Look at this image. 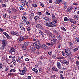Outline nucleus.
<instances>
[{"label": "nucleus", "mask_w": 79, "mask_h": 79, "mask_svg": "<svg viewBox=\"0 0 79 79\" xmlns=\"http://www.w3.org/2000/svg\"><path fill=\"white\" fill-rule=\"evenodd\" d=\"M72 27L73 29H76V25H74V24H72Z\"/></svg>", "instance_id": "59"}, {"label": "nucleus", "mask_w": 79, "mask_h": 79, "mask_svg": "<svg viewBox=\"0 0 79 79\" xmlns=\"http://www.w3.org/2000/svg\"><path fill=\"white\" fill-rule=\"evenodd\" d=\"M63 64H69V61H68L63 60Z\"/></svg>", "instance_id": "30"}, {"label": "nucleus", "mask_w": 79, "mask_h": 79, "mask_svg": "<svg viewBox=\"0 0 79 79\" xmlns=\"http://www.w3.org/2000/svg\"><path fill=\"white\" fill-rule=\"evenodd\" d=\"M31 78H32V76H29L27 77L28 79H31Z\"/></svg>", "instance_id": "64"}, {"label": "nucleus", "mask_w": 79, "mask_h": 79, "mask_svg": "<svg viewBox=\"0 0 79 79\" xmlns=\"http://www.w3.org/2000/svg\"><path fill=\"white\" fill-rule=\"evenodd\" d=\"M43 19L45 20V21H50V19L49 18H48V17H44Z\"/></svg>", "instance_id": "24"}, {"label": "nucleus", "mask_w": 79, "mask_h": 79, "mask_svg": "<svg viewBox=\"0 0 79 79\" xmlns=\"http://www.w3.org/2000/svg\"><path fill=\"white\" fill-rule=\"evenodd\" d=\"M25 61H29V59L28 58H26L25 59Z\"/></svg>", "instance_id": "58"}, {"label": "nucleus", "mask_w": 79, "mask_h": 79, "mask_svg": "<svg viewBox=\"0 0 79 79\" xmlns=\"http://www.w3.org/2000/svg\"><path fill=\"white\" fill-rule=\"evenodd\" d=\"M12 11L13 12H14V13H16L17 12V10L15 8H13L11 9Z\"/></svg>", "instance_id": "29"}, {"label": "nucleus", "mask_w": 79, "mask_h": 79, "mask_svg": "<svg viewBox=\"0 0 79 79\" xmlns=\"http://www.w3.org/2000/svg\"><path fill=\"white\" fill-rule=\"evenodd\" d=\"M52 69L55 71H58L57 68L54 67L52 68Z\"/></svg>", "instance_id": "27"}, {"label": "nucleus", "mask_w": 79, "mask_h": 79, "mask_svg": "<svg viewBox=\"0 0 79 79\" xmlns=\"http://www.w3.org/2000/svg\"><path fill=\"white\" fill-rule=\"evenodd\" d=\"M44 32L47 34H49V31L48 30H44Z\"/></svg>", "instance_id": "33"}, {"label": "nucleus", "mask_w": 79, "mask_h": 79, "mask_svg": "<svg viewBox=\"0 0 79 79\" xmlns=\"http://www.w3.org/2000/svg\"><path fill=\"white\" fill-rule=\"evenodd\" d=\"M46 25L47 26H48V27H52V26L50 24V23H46Z\"/></svg>", "instance_id": "28"}, {"label": "nucleus", "mask_w": 79, "mask_h": 79, "mask_svg": "<svg viewBox=\"0 0 79 79\" xmlns=\"http://www.w3.org/2000/svg\"><path fill=\"white\" fill-rule=\"evenodd\" d=\"M25 23H26V24L27 25H28V26H29V25H30V22L29 21H26Z\"/></svg>", "instance_id": "54"}, {"label": "nucleus", "mask_w": 79, "mask_h": 79, "mask_svg": "<svg viewBox=\"0 0 79 79\" xmlns=\"http://www.w3.org/2000/svg\"><path fill=\"white\" fill-rule=\"evenodd\" d=\"M5 47H6L5 46L2 45L0 47V50H4V49L5 48Z\"/></svg>", "instance_id": "31"}, {"label": "nucleus", "mask_w": 79, "mask_h": 79, "mask_svg": "<svg viewBox=\"0 0 79 79\" xmlns=\"http://www.w3.org/2000/svg\"><path fill=\"white\" fill-rule=\"evenodd\" d=\"M36 27L38 29H42V27L40 25L38 24L36 25Z\"/></svg>", "instance_id": "19"}, {"label": "nucleus", "mask_w": 79, "mask_h": 79, "mask_svg": "<svg viewBox=\"0 0 79 79\" xmlns=\"http://www.w3.org/2000/svg\"><path fill=\"white\" fill-rule=\"evenodd\" d=\"M38 6L37 4H33L32 5V6L34 8H37Z\"/></svg>", "instance_id": "26"}, {"label": "nucleus", "mask_w": 79, "mask_h": 79, "mask_svg": "<svg viewBox=\"0 0 79 79\" xmlns=\"http://www.w3.org/2000/svg\"><path fill=\"white\" fill-rule=\"evenodd\" d=\"M39 32L40 36H41V37H43L44 36V34L43 32L40 30H39Z\"/></svg>", "instance_id": "12"}, {"label": "nucleus", "mask_w": 79, "mask_h": 79, "mask_svg": "<svg viewBox=\"0 0 79 79\" xmlns=\"http://www.w3.org/2000/svg\"><path fill=\"white\" fill-rule=\"evenodd\" d=\"M27 38V36H21L19 35V37L17 40H19V42H22V41H23V40H26Z\"/></svg>", "instance_id": "1"}, {"label": "nucleus", "mask_w": 79, "mask_h": 79, "mask_svg": "<svg viewBox=\"0 0 79 79\" xmlns=\"http://www.w3.org/2000/svg\"><path fill=\"white\" fill-rule=\"evenodd\" d=\"M37 15H42V13L41 12H37Z\"/></svg>", "instance_id": "48"}, {"label": "nucleus", "mask_w": 79, "mask_h": 79, "mask_svg": "<svg viewBox=\"0 0 79 79\" xmlns=\"http://www.w3.org/2000/svg\"><path fill=\"white\" fill-rule=\"evenodd\" d=\"M19 58H20L19 59H20V60H21L22 61H24V59H23V56H20Z\"/></svg>", "instance_id": "40"}, {"label": "nucleus", "mask_w": 79, "mask_h": 79, "mask_svg": "<svg viewBox=\"0 0 79 79\" xmlns=\"http://www.w3.org/2000/svg\"><path fill=\"white\" fill-rule=\"evenodd\" d=\"M22 4L24 6H27L29 5L28 2H22Z\"/></svg>", "instance_id": "9"}, {"label": "nucleus", "mask_w": 79, "mask_h": 79, "mask_svg": "<svg viewBox=\"0 0 79 79\" xmlns=\"http://www.w3.org/2000/svg\"><path fill=\"white\" fill-rule=\"evenodd\" d=\"M60 77L61 78V79H64V77H63V75H62V74H60Z\"/></svg>", "instance_id": "46"}, {"label": "nucleus", "mask_w": 79, "mask_h": 79, "mask_svg": "<svg viewBox=\"0 0 79 79\" xmlns=\"http://www.w3.org/2000/svg\"><path fill=\"white\" fill-rule=\"evenodd\" d=\"M50 37L52 39H55V36L54 35V34H52V33H50Z\"/></svg>", "instance_id": "20"}, {"label": "nucleus", "mask_w": 79, "mask_h": 79, "mask_svg": "<svg viewBox=\"0 0 79 79\" xmlns=\"http://www.w3.org/2000/svg\"><path fill=\"white\" fill-rule=\"evenodd\" d=\"M33 45L35 47H37V43H36V42H35L33 43Z\"/></svg>", "instance_id": "44"}, {"label": "nucleus", "mask_w": 79, "mask_h": 79, "mask_svg": "<svg viewBox=\"0 0 79 79\" xmlns=\"http://www.w3.org/2000/svg\"><path fill=\"white\" fill-rule=\"evenodd\" d=\"M61 39H62V37L60 35L58 36L57 38V40L58 41H60Z\"/></svg>", "instance_id": "21"}, {"label": "nucleus", "mask_w": 79, "mask_h": 79, "mask_svg": "<svg viewBox=\"0 0 79 79\" xmlns=\"http://www.w3.org/2000/svg\"><path fill=\"white\" fill-rule=\"evenodd\" d=\"M39 19V16H35V17H34V19L35 21H37V20Z\"/></svg>", "instance_id": "36"}, {"label": "nucleus", "mask_w": 79, "mask_h": 79, "mask_svg": "<svg viewBox=\"0 0 79 79\" xmlns=\"http://www.w3.org/2000/svg\"><path fill=\"white\" fill-rule=\"evenodd\" d=\"M36 44H37V45H40V42L39 40H38L36 42Z\"/></svg>", "instance_id": "39"}, {"label": "nucleus", "mask_w": 79, "mask_h": 79, "mask_svg": "<svg viewBox=\"0 0 79 79\" xmlns=\"http://www.w3.org/2000/svg\"><path fill=\"white\" fill-rule=\"evenodd\" d=\"M34 14L33 13H31L30 14V17H31V18H33V17H34Z\"/></svg>", "instance_id": "43"}, {"label": "nucleus", "mask_w": 79, "mask_h": 79, "mask_svg": "<svg viewBox=\"0 0 79 79\" xmlns=\"http://www.w3.org/2000/svg\"><path fill=\"white\" fill-rule=\"evenodd\" d=\"M70 22L71 23H72L73 24H76L77 22L76 21L74 20V19H69Z\"/></svg>", "instance_id": "8"}, {"label": "nucleus", "mask_w": 79, "mask_h": 79, "mask_svg": "<svg viewBox=\"0 0 79 79\" xmlns=\"http://www.w3.org/2000/svg\"><path fill=\"white\" fill-rule=\"evenodd\" d=\"M12 63L14 65H16V60H12Z\"/></svg>", "instance_id": "42"}, {"label": "nucleus", "mask_w": 79, "mask_h": 79, "mask_svg": "<svg viewBox=\"0 0 79 79\" xmlns=\"http://www.w3.org/2000/svg\"><path fill=\"white\" fill-rule=\"evenodd\" d=\"M42 61H39L38 62V64H39V65H42Z\"/></svg>", "instance_id": "47"}, {"label": "nucleus", "mask_w": 79, "mask_h": 79, "mask_svg": "<svg viewBox=\"0 0 79 79\" xmlns=\"http://www.w3.org/2000/svg\"><path fill=\"white\" fill-rule=\"evenodd\" d=\"M20 10H24V8L23 6H21L20 7Z\"/></svg>", "instance_id": "61"}, {"label": "nucleus", "mask_w": 79, "mask_h": 79, "mask_svg": "<svg viewBox=\"0 0 79 79\" xmlns=\"http://www.w3.org/2000/svg\"><path fill=\"white\" fill-rule=\"evenodd\" d=\"M24 45L25 46H28V45H29V43L27 42H26L24 43Z\"/></svg>", "instance_id": "41"}, {"label": "nucleus", "mask_w": 79, "mask_h": 79, "mask_svg": "<svg viewBox=\"0 0 79 79\" xmlns=\"http://www.w3.org/2000/svg\"><path fill=\"white\" fill-rule=\"evenodd\" d=\"M55 42H56V40L52 39L51 41V43H46V45H48V46H49V45L52 46V45H53V44H55Z\"/></svg>", "instance_id": "4"}, {"label": "nucleus", "mask_w": 79, "mask_h": 79, "mask_svg": "<svg viewBox=\"0 0 79 79\" xmlns=\"http://www.w3.org/2000/svg\"><path fill=\"white\" fill-rule=\"evenodd\" d=\"M50 24L52 26V27H55L56 26V24L53 22H49Z\"/></svg>", "instance_id": "14"}, {"label": "nucleus", "mask_w": 79, "mask_h": 79, "mask_svg": "<svg viewBox=\"0 0 79 79\" xmlns=\"http://www.w3.org/2000/svg\"><path fill=\"white\" fill-rule=\"evenodd\" d=\"M29 48L30 51L32 52H34V51L36 50V49H35V48L34 47L32 46H30L29 47Z\"/></svg>", "instance_id": "7"}, {"label": "nucleus", "mask_w": 79, "mask_h": 79, "mask_svg": "<svg viewBox=\"0 0 79 79\" xmlns=\"http://www.w3.org/2000/svg\"><path fill=\"white\" fill-rule=\"evenodd\" d=\"M22 19L25 23L27 21V18L24 16H23L22 17Z\"/></svg>", "instance_id": "15"}, {"label": "nucleus", "mask_w": 79, "mask_h": 79, "mask_svg": "<svg viewBox=\"0 0 79 79\" xmlns=\"http://www.w3.org/2000/svg\"><path fill=\"white\" fill-rule=\"evenodd\" d=\"M73 10V7L70 6L68 9H67V11L68 12H69V11H71Z\"/></svg>", "instance_id": "23"}, {"label": "nucleus", "mask_w": 79, "mask_h": 79, "mask_svg": "<svg viewBox=\"0 0 79 79\" xmlns=\"http://www.w3.org/2000/svg\"><path fill=\"white\" fill-rule=\"evenodd\" d=\"M3 34L5 35V36L7 37V39H9V40H10L11 39V37H10V36L9 35H8L7 33H6V32H3Z\"/></svg>", "instance_id": "6"}, {"label": "nucleus", "mask_w": 79, "mask_h": 79, "mask_svg": "<svg viewBox=\"0 0 79 79\" xmlns=\"http://www.w3.org/2000/svg\"><path fill=\"white\" fill-rule=\"evenodd\" d=\"M42 47L44 48V49H45V50H47V49H48V47L45 44L43 45Z\"/></svg>", "instance_id": "22"}, {"label": "nucleus", "mask_w": 79, "mask_h": 79, "mask_svg": "<svg viewBox=\"0 0 79 79\" xmlns=\"http://www.w3.org/2000/svg\"><path fill=\"white\" fill-rule=\"evenodd\" d=\"M55 15H54V14H52V15L51 19H52V20H55Z\"/></svg>", "instance_id": "35"}, {"label": "nucleus", "mask_w": 79, "mask_h": 79, "mask_svg": "<svg viewBox=\"0 0 79 79\" xmlns=\"http://www.w3.org/2000/svg\"><path fill=\"white\" fill-rule=\"evenodd\" d=\"M32 71L34 72L36 74H39V72H38V70L37 69L34 68L32 69Z\"/></svg>", "instance_id": "10"}, {"label": "nucleus", "mask_w": 79, "mask_h": 79, "mask_svg": "<svg viewBox=\"0 0 79 79\" xmlns=\"http://www.w3.org/2000/svg\"><path fill=\"white\" fill-rule=\"evenodd\" d=\"M23 25H24V24H23V23L22 22L20 23V27L21 30L23 31H25V28L24 27V26Z\"/></svg>", "instance_id": "5"}, {"label": "nucleus", "mask_w": 79, "mask_h": 79, "mask_svg": "<svg viewBox=\"0 0 79 79\" xmlns=\"http://www.w3.org/2000/svg\"><path fill=\"white\" fill-rule=\"evenodd\" d=\"M4 31V29H2L1 28H0V32H1V33L3 32Z\"/></svg>", "instance_id": "50"}, {"label": "nucleus", "mask_w": 79, "mask_h": 79, "mask_svg": "<svg viewBox=\"0 0 79 79\" xmlns=\"http://www.w3.org/2000/svg\"><path fill=\"white\" fill-rule=\"evenodd\" d=\"M23 50H26V48H27L26 46L25 45H23L22 46V47Z\"/></svg>", "instance_id": "38"}, {"label": "nucleus", "mask_w": 79, "mask_h": 79, "mask_svg": "<svg viewBox=\"0 0 79 79\" xmlns=\"http://www.w3.org/2000/svg\"><path fill=\"white\" fill-rule=\"evenodd\" d=\"M64 21H68V19L66 17H65L64 18Z\"/></svg>", "instance_id": "49"}, {"label": "nucleus", "mask_w": 79, "mask_h": 79, "mask_svg": "<svg viewBox=\"0 0 79 79\" xmlns=\"http://www.w3.org/2000/svg\"><path fill=\"white\" fill-rule=\"evenodd\" d=\"M6 16H7V15L6 14H4L3 15V18H6Z\"/></svg>", "instance_id": "55"}, {"label": "nucleus", "mask_w": 79, "mask_h": 79, "mask_svg": "<svg viewBox=\"0 0 79 79\" xmlns=\"http://www.w3.org/2000/svg\"><path fill=\"white\" fill-rule=\"evenodd\" d=\"M62 2V0H57L55 2V3L56 5L59 4Z\"/></svg>", "instance_id": "17"}, {"label": "nucleus", "mask_w": 79, "mask_h": 79, "mask_svg": "<svg viewBox=\"0 0 79 79\" xmlns=\"http://www.w3.org/2000/svg\"><path fill=\"white\" fill-rule=\"evenodd\" d=\"M57 66L59 69H61V64H60V63L57 62Z\"/></svg>", "instance_id": "16"}, {"label": "nucleus", "mask_w": 79, "mask_h": 79, "mask_svg": "<svg viewBox=\"0 0 79 79\" xmlns=\"http://www.w3.org/2000/svg\"><path fill=\"white\" fill-rule=\"evenodd\" d=\"M64 8L65 9L67 8V3L66 2H64Z\"/></svg>", "instance_id": "34"}, {"label": "nucleus", "mask_w": 79, "mask_h": 79, "mask_svg": "<svg viewBox=\"0 0 79 79\" xmlns=\"http://www.w3.org/2000/svg\"><path fill=\"white\" fill-rule=\"evenodd\" d=\"M61 29L62 30H63V31H66V29H65V28L64 27H61Z\"/></svg>", "instance_id": "51"}, {"label": "nucleus", "mask_w": 79, "mask_h": 79, "mask_svg": "<svg viewBox=\"0 0 79 79\" xmlns=\"http://www.w3.org/2000/svg\"><path fill=\"white\" fill-rule=\"evenodd\" d=\"M13 74L10 73H8V75L9 76H12Z\"/></svg>", "instance_id": "62"}, {"label": "nucleus", "mask_w": 79, "mask_h": 79, "mask_svg": "<svg viewBox=\"0 0 79 79\" xmlns=\"http://www.w3.org/2000/svg\"><path fill=\"white\" fill-rule=\"evenodd\" d=\"M76 66H78V65H79V62L78 61H76Z\"/></svg>", "instance_id": "63"}, {"label": "nucleus", "mask_w": 79, "mask_h": 79, "mask_svg": "<svg viewBox=\"0 0 79 79\" xmlns=\"http://www.w3.org/2000/svg\"><path fill=\"white\" fill-rule=\"evenodd\" d=\"M74 17L75 18V19H76L77 20H78L79 17H78V16H77L76 15H74Z\"/></svg>", "instance_id": "37"}, {"label": "nucleus", "mask_w": 79, "mask_h": 79, "mask_svg": "<svg viewBox=\"0 0 79 79\" xmlns=\"http://www.w3.org/2000/svg\"><path fill=\"white\" fill-rule=\"evenodd\" d=\"M12 61H15L16 60V57L15 56H13L12 58Z\"/></svg>", "instance_id": "45"}, {"label": "nucleus", "mask_w": 79, "mask_h": 79, "mask_svg": "<svg viewBox=\"0 0 79 79\" xmlns=\"http://www.w3.org/2000/svg\"><path fill=\"white\" fill-rule=\"evenodd\" d=\"M65 52L67 56H69L71 54V51L69 50L68 47H67L66 48Z\"/></svg>", "instance_id": "3"}, {"label": "nucleus", "mask_w": 79, "mask_h": 79, "mask_svg": "<svg viewBox=\"0 0 79 79\" xmlns=\"http://www.w3.org/2000/svg\"><path fill=\"white\" fill-rule=\"evenodd\" d=\"M14 35H16V36H17V37H19L20 35H19L18 32H14Z\"/></svg>", "instance_id": "32"}, {"label": "nucleus", "mask_w": 79, "mask_h": 79, "mask_svg": "<svg viewBox=\"0 0 79 79\" xmlns=\"http://www.w3.org/2000/svg\"><path fill=\"white\" fill-rule=\"evenodd\" d=\"M19 70L20 71V74L21 75H24L27 71V68L26 67H24L22 70H20V69H19Z\"/></svg>", "instance_id": "2"}, {"label": "nucleus", "mask_w": 79, "mask_h": 79, "mask_svg": "<svg viewBox=\"0 0 79 79\" xmlns=\"http://www.w3.org/2000/svg\"><path fill=\"white\" fill-rule=\"evenodd\" d=\"M2 44H3L2 45H4V46H6L7 44V42L6 40H3L2 41Z\"/></svg>", "instance_id": "13"}, {"label": "nucleus", "mask_w": 79, "mask_h": 79, "mask_svg": "<svg viewBox=\"0 0 79 79\" xmlns=\"http://www.w3.org/2000/svg\"><path fill=\"white\" fill-rule=\"evenodd\" d=\"M10 71L12 73H14V72H15V71H16V70L14 69H12L10 70Z\"/></svg>", "instance_id": "52"}, {"label": "nucleus", "mask_w": 79, "mask_h": 79, "mask_svg": "<svg viewBox=\"0 0 79 79\" xmlns=\"http://www.w3.org/2000/svg\"><path fill=\"white\" fill-rule=\"evenodd\" d=\"M16 60L18 63H23V61L19 58L17 59Z\"/></svg>", "instance_id": "11"}, {"label": "nucleus", "mask_w": 79, "mask_h": 79, "mask_svg": "<svg viewBox=\"0 0 79 79\" xmlns=\"http://www.w3.org/2000/svg\"><path fill=\"white\" fill-rule=\"evenodd\" d=\"M3 68V64L0 63V69L1 68Z\"/></svg>", "instance_id": "56"}, {"label": "nucleus", "mask_w": 79, "mask_h": 79, "mask_svg": "<svg viewBox=\"0 0 79 79\" xmlns=\"http://www.w3.org/2000/svg\"><path fill=\"white\" fill-rule=\"evenodd\" d=\"M10 51L12 52H15V49L13 47L10 48Z\"/></svg>", "instance_id": "25"}, {"label": "nucleus", "mask_w": 79, "mask_h": 79, "mask_svg": "<svg viewBox=\"0 0 79 79\" xmlns=\"http://www.w3.org/2000/svg\"><path fill=\"white\" fill-rule=\"evenodd\" d=\"M52 53H53V52L52 51L49 52H48V55H51Z\"/></svg>", "instance_id": "57"}, {"label": "nucleus", "mask_w": 79, "mask_h": 79, "mask_svg": "<svg viewBox=\"0 0 79 79\" xmlns=\"http://www.w3.org/2000/svg\"><path fill=\"white\" fill-rule=\"evenodd\" d=\"M57 59H58V60H64V59H65V57H64L63 56H59L57 58Z\"/></svg>", "instance_id": "18"}, {"label": "nucleus", "mask_w": 79, "mask_h": 79, "mask_svg": "<svg viewBox=\"0 0 79 79\" xmlns=\"http://www.w3.org/2000/svg\"><path fill=\"white\" fill-rule=\"evenodd\" d=\"M46 14L48 16H50V13L47 12H46Z\"/></svg>", "instance_id": "60"}, {"label": "nucleus", "mask_w": 79, "mask_h": 79, "mask_svg": "<svg viewBox=\"0 0 79 79\" xmlns=\"http://www.w3.org/2000/svg\"><path fill=\"white\" fill-rule=\"evenodd\" d=\"M70 60L72 61V62H73V61H74V59L73 58V57H70Z\"/></svg>", "instance_id": "53"}]
</instances>
